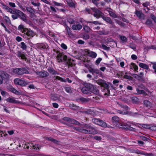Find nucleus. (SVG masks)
<instances>
[{
  "instance_id": "nucleus-1",
  "label": "nucleus",
  "mask_w": 156,
  "mask_h": 156,
  "mask_svg": "<svg viewBox=\"0 0 156 156\" xmlns=\"http://www.w3.org/2000/svg\"><path fill=\"white\" fill-rule=\"evenodd\" d=\"M76 130L85 134H96L98 133L96 128L90 124H85L82 127H77Z\"/></svg>"
},
{
  "instance_id": "nucleus-2",
  "label": "nucleus",
  "mask_w": 156,
  "mask_h": 156,
  "mask_svg": "<svg viewBox=\"0 0 156 156\" xmlns=\"http://www.w3.org/2000/svg\"><path fill=\"white\" fill-rule=\"evenodd\" d=\"M56 58L57 61L58 62H60L64 61L66 62L69 66H72L75 64V62L73 60L69 57H68L66 55H64L62 53H58Z\"/></svg>"
},
{
  "instance_id": "nucleus-3",
  "label": "nucleus",
  "mask_w": 156,
  "mask_h": 156,
  "mask_svg": "<svg viewBox=\"0 0 156 156\" xmlns=\"http://www.w3.org/2000/svg\"><path fill=\"white\" fill-rule=\"evenodd\" d=\"M84 94L90 95L92 94L97 95L99 94V90L98 88H80Z\"/></svg>"
},
{
  "instance_id": "nucleus-4",
  "label": "nucleus",
  "mask_w": 156,
  "mask_h": 156,
  "mask_svg": "<svg viewBox=\"0 0 156 156\" xmlns=\"http://www.w3.org/2000/svg\"><path fill=\"white\" fill-rule=\"evenodd\" d=\"M86 10L89 14H93L94 17L99 18L103 16L102 13L99 10L96 8H91L90 9L86 8Z\"/></svg>"
},
{
  "instance_id": "nucleus-5",
  "label": "nucleus",
  "mask_w": 156,
  "mask_h": 156,
  "mask_svg": "<svg viewBox=\"0 0 156 156\" xmlns=\"http://www.w3.org/2000/svg\"><path fill=\"white\" fill-rule=\"evenodd\" d=\"M12 72L17 75H21L29 73L27 70L24 68H17L12 69Z\"/></svg>"
},
{
  "instance_id": "nucleus-6",
  "label": "nucleus",
  "mask_w": 156,
  "mask_h": 156,
  "mask_svg": "<svg viewBox=\"0 0 156 156\" xmlns=\"http://www.w3.org/2000/svg\"><path fill=\"white\" fill-rule=\"evenodd\" d=\"M16 14L20 16L21 19L24 22L30 25H31L32 24L30 20L27 19L26 15L24 13L19 10H16Z\"/></svg>"
},
{
  "instance_id": "nucleus-7",
  "label": "nucleus",
  "mask_w": 156,
  "mask_h": 156,
  "mask_svg": "<svg viewBox=\"0 0 156 156\" xmlns=\"http://www.w3.org/2000/svg\"><path fill=\"white\" fill-rule=\"evenodd\" d=\"M14 83L15 85L22 87H24L28 84L27 81L18 78H16L14 80Z\"/></svg>"
},
{
  "instance_id": "nucleus-8",
  "label": "nucleus",
  "mask_w": 156,
  "mask_h": 156,
  "mask_svg": "<svg viewBox=\"0 0 156 156\" xmlns=\"http://www.w3.org/2000/svg\"><path fill=\"white\" fill-rule=\"evenodd\" d=\"M63 120L71 124H74L77 125H79L80 124V123L77 120L67 117L63 118Z\"/></svg>"
},
{
  "instance_id": "nucleus-9",
  "label": "nucleus",
  "mask_w": 156,
  "mask_h": 156,
  "mask_svg": "<svg viewBox=\"0 0 156 156\" xmlns=\"http://www.w3.org/2000/svg\"><path fill=\"white\" fill-rule=\"evenodd\" d=\"M9 77L8 73L3 71H0V84H2L3 80Z\"/></svg>"
},
{
  "instance_id": "nucleus-10",
  "label": "nucleus",
  "mask_w": 156,
  "mask_h": 156,
  "mask_svg": "<svg viewBox=\"0 0 156 156\" xmlns=\"http://www.w3.org/2000/svg\"><path fill=\"white\" fill-rule=\"evenodd\" d=\"M53 79L55 80H58L62 82H67L69 83H71L72 82L71 80H70L68 78H67L66 79H63L58 76H54L53 77Z\"/></svg>"
},
{
  "instance_id": "nucleus-11",
  "label": "nucleus",
  "mask_w": 156,
  "mask_h": 156,
  "mask_svg": "<svg viewBox=\"0 0 156 156\" xmlns=\"http://www.w3.org/2000/svg\"><path fill=\"white\" fill-rule=\"evenodd\" d=\"M127 74V73H125L123 72H121L119 75L121 78L131 80L132 78L131 76Z\"/></svg>"
},
{
  "instance_id": "nucleus-12",
  "label": "nucleus",
  "mask_w": 156,
  "mask_h": 156,
  "mask_svg": "<svg viewBox=\"0 0 156 156\" xmlns=\"http://www.w3.org/2000/svg\"><path fill=\"white\" fill-rule=\"evenodd\" d=\"M9 90L16 95H20L23 94V92L20 90H17L15 88H9Z\"/></svg>"
},
{
  "instance_id": "nucleus-13",
  "label": "nucleus",
  "mask_w": 156,
  "mask_h": 156,
  "mask_svg": "<svg viewBox=\"0 0 156 156\" xmlns=\"http://www.w3.org/2000/svg\"><path fill=\"white\" fill-rule=\"evenodd\" d=\"M6 101L9 103L13 104L19 103L18 101L15 100L13 98H9L6 99Z\"/></svg>"
},
{
  "instance_id": "nucleus-14",
  "label": "nucleus",
  "mask_w": 156,
  "mask_h": 156,
  "mask_svg": "<svg viewBox=\"0 0 156 156\" xmlns=\"http://www.w3.org/2000/svg\"><path fill=\"white\" fill-rule=\"evenodd\" d=\"M77 100L78 102H80L82 104H85L89 101V100L83 97L78 98L77 99Z\"/></svg>"
},
{
  "instance_id": "nucleus-15",
  "label": "nucleus",
  "mask_w": 156,
  "mask_h": 156,
  "mask_svg": "<svg viewBox=\"0 0 156 156\" xmlns=\"http://www.w3.org/2000/svg\"><path fill=\"white\" fill-rule=\"evenodd\" d=\"M37 74L39 76L42 77H46L48 75V73L45 71L37 72Z\"/></svg>"
},
{
  "instance_id": "nucleus-16",
  "label": "nucleus",
  "mask_w": 156,
  "mask_h": 156,
  "mask_svg": "<svg viewBox=\"0 0 156 156\" xmlns=\"http://www.w3.org/2000/svg\"><path fill=\"white\" fill-rule=\"evenodd\" d=\"M4 8H5V9L7 10V11L9 12H10L12 14H16V10H18L14 9H11V8H9L8 6H6V5H4Z\"/></svg>"
},
{
  "instance_id": "nucleus-17",
  "label": "nucleus",
  "mask_w": 156,
  "mask_h": 156,
  "mask_svg": "<svg viewBox=\"0 0 156 156\" xmlns=\"http://www.w3.org/2000/svg\"><path fill=\"white\" fill-rule=\"evenodd\" d=\"M24 34H26L28 36L30 37H33L35 35V33L33 31L27 29V30H26V32Z\"/></svg>"
},
{
  "instance_id": "nucleus-18",
  "label": "nucleus",
  "mask_w": 156,
  "mask_h": 156,
  "mask_svg": "<svg viewBox=\"0 0 156 156\" xmlns=\"http://www.w3.org/2000/svg\"><path fill=\"white\" fill-rule=\"evenodd\" d=\"M29 144H30L29 143H27L23 144H22V145L23 147L24 148L29 149L30 148L31 149H32L37 150L36 147L35 145H32V147L31 146H30V147L29 146Z\"/></svg>"
},
{
  "instance_id": "nucleus-19",
  "label": "nucleus",
  "mask_w": 156,
  "mask_h": 156,
  "mask_svg": "<svg viewBox=\"0 0 156 156\" xmlns=\"http://www.w3.org/2000/svg\"><path fill=\"white\" fill-rule=\"evenodd\" d=\"M38 47L39 48L43 50H44L48 48V46L46 44H39Z\"/></svg>"
},
{
  "instance_id": "nucleus-20",
  "label": "nucleus",
  "mask_w": 156,
  "mask_h": 156,
  "mask_svg": "<svg viewBox=\"0 0 156 156\" xmlns=\"http://www.w3.org/2000/svg\"><path fill=\"white\" fill-rule=\"evenodd\" d=\"M82 27L81 25L79 24L74 25L72 26V29L73 30H79L81 29Z\"/></svg>"
},
{
  "instance_id": "nucleus-21",
  "label": "nucleus",
  "mask_w": 156,
  "mask_h": 156,
  "mask_svg": "<svg viewBox=\"0 0 156 156\" xmlns=\"http://www.w3.org/2000/svg\"><path fill=\"white\" fill-rule=\"evenodd\" d=\"M60 95L57 94H55L52 95L51 98V99L54 101H56L58 100L60 98Z\"/></svg>"
},
{
  "instance_id": "nucleus-22",
  "label": "nucleus",
  "mask_w": 156,
  "mask_h": 156,
  "mask_svg": "<svg viewBox=\"0 0 156 156\" xmlns=\"http://www.w3.org/2000/svg\"><path fill=\"white\" fill-rule=\"evenodd\" d=\"M130 69H133L135 71H137L138 70V67L135 63H131L129 66Z\"/></svg>"
},
{
  "instance_id": "nucleus-23",
  "label": "nucleus",
  "mask_w": 156,
  "mask_h": 156,
  "mask_svg": "<svg viewBox=\"0 0 156 156\" xmlns=\"http://www.w3.org/2000/svg\"><path fill=\"white\" fill-rule=\"evenodd\" d=\"M112 120L113 123L118 124V123H119V119L117 116H114L112 117Z\"/></svg>"
},
{
  "instance_id": "nucleus-24",
  "label": "nucleus",
  "mask_w": 156,
  "mask_h": 156,
  "mask_svg": "<svg viewBox=\"0 0 156 156\" xmlns=\"http://www.w3.org/2000/svg\"><path fill=\"white\" fill-rule=\"evenodd\" d=\"M18 29L21 32L24 34H25L26 30H27V28H24V26L22 25H19L18 27Z\"/></svg>"
},
{
  "instance_id": "nucleus-25",
  "label": "nucleus",
  "mask_w": 156,
  "mask_h": 156,
  "mask_svg": "<svg viewBox=\"0 0 156 156\" xmlns=\"http://www.w3.org/2000/svg\"><path fill=\"white\" fill-rule=\"evenodd\" d=\"M69 107L70 108L73 110H76L80 108L79 106L74 104H70Z\"/></svg>"
},
{
  "instance_id": "nucleus-26",
  "label": "nucleus",
  "mask_w": 156,
  "mask_h": 156,
  "mask_svg": "<svg viewBox=\"0 0 156 156\" xmlns=\"http://www.w3.org/2000/svg\"><path fill=\"white\" fill-rule=\"evenodd\" d=\"M97 54L95 52L89 51L88 56L90 57L93 58H96L97 56Z\"/></svg>"
},
{
  "instance_id": "nucleus-27",
  "label": "nucleus",
  "mask_w": 156,
  "mask_h": 156,
  "mask_svg": "<svg viewBox=\"0 0 156 156\" xmlns=\"http://www.w3.org/2000/svg\"><path fill=\"white\" fill-rule=\"evenodd\" d=\"M139 66L140 67L145 69H148L149 68V66L148 65L146 64L142 63H139Z\"/></svg>"
},
{
  "instance_id": "nucleus-28",
  "label": "nucleus",
  "mask_w": 156,
  "mask_h": 156,
  "mask_svg": "<svg viewBox=\"0 0 156 156\" xmlns=\"http://www.w3.org/2000/svg\"><path fill=\"white\" fill-rule=\"evenodd\" d=\"M19 46L23 50H25L27 48V46L24 42H21Z\"/></svg>"
},
{
  "instance_id": "nucleus-29",
  "label": "nucleus",
  "mask_w": 156,
  "mask_h": 156,
  "mask_svg": "<svg viewBox=\"0 0 156 156\" xmlns=\"http://www.w3.org/2000/svg\"><path fill=\"white\" fill-rule=\"evenodd\" d=\"M17 55L18 57H21L22 59H26V57L25 55L23 54L20 51H18L17 52Z\"/></svg>"
},
{
  "instance_id": "nucleus-30",
  "label": "nucleus",
  "mask_w": 156,
  "mask_h": 156,
  "mask_svg": "<svg viewBox=\"0 0 156 156\" xmlns=\"http://www.w3.org/2000/svg\"><path fill=\"white\" fill-rule=\"evenodd\" d=\"M46 139L49 141H51L55 144H58L59 141L51 137H47Z\"/></svg>"
},
{
  "instance_id": "nucleus-31",
  "label": "nucleus",
  "mask_w": 156,
  "mask_h": 156,
  "mask_svg": "<svg viewBox=\"0 0 156 156\" xmlns=\"http://www.w3.org/2000/svg\"><path fill=\"white\" fill-rule=\"evenodd\" d=\"M109 89V88H103V89L102 90L104 92H105V93L103 94L104 95H109L110 91Z\"/></svg>"
},
{
  "instance_id": "nucleus-32",
  "label": "nucleus",
  "mask_w": 156,
  "mask_h": 156,
  "mask_svg": "<svg viewBox=\"0 0 156 156\" xmlns=\"http://www.w3.org/2000/svg\"><path fill=\"white\" fill-rule=\"evenodd\" d=\"M144 105L147 107H151V102L147 100H145L144 101Z\"/></svg>"
},
{
  "instance_id": "nucleus-33",
  "label": "nucleus",
  "mask_w": 156,
  "mask_h": 156,
  "mask_svg": "<svg viewBox=\"0 0 156 156\" xmlns=\"http://www.w3.org/2000/svg\"><path fill=\"white\" fill-rule=\"evenodd\" d=\"M89 50L87 49H85L83 50H82L81 51V54L83 55H88Z\"/></svg>"
},
{
  "instance_id": "nucleus-34",
  "label": "nucleus",
  "mask_w": 156,
  "mask_h": 156,
  "mask_svg": "<svg viewBox=\"0 0 156 156\" xmlns=\"http://www.w3.org/2000/svg\"><path fill=\"white\" fill-rule=\"evenodd\" d=\"M65 91L69 94H73L75 90L74 88H65Z\"/></svg>"
},
{
  "instance_id": "nucleus-35",
  "label": "nucleus",
  "mask_w": 156,
  "mask_h": 156,
  "mask_svg": "<svg viewBox=\"0 0 156 156\" xmlns=\"http://www.w3.org/2000/svg\"><path fill=\"white\" fill-rule=\"evenodd\" d=\"M102 17L103 19L105 21L107 22H108L110 24H111L112 23V20L109 18L107 17H104L103 16Z\"/></svg>"
},
{
  "instance_id": "nucleus-36",
  "label": "nucleus",
  "mask_w": 156,
  "mask_h": 156,
  "mask_svg": "<svg viewBox=\"0 0 156 156\" xmlns=\"http://www.w3.org/2000/svg\"><path fill=\"white\" fill-rule=\"evenodd\" d=\"M135 13L139 18H141L143 16L141 12L136 10Z\"/></svg>"
},
{
  "instance_id": "nucleus-37",
  "label": "nucleus",
  "mask_w": 156,
  "mask_h": 156,
  "mask_svg": "<svg viewBox=\"0 0 156 156\" xmlns=\"http://www.w3.org/2000/svg\"><path fill=\"white\" fill-rule=\"evenodd\" d=\"M98 125H99L103 127H107V125L106 123L101 120L100 122Z\"/></svg>"
},
{
  "instance_id": "nucleus-38",
  "label": "nucleus",
  "mask_w": 156,
  "mask_h": 156,
  "mask_svg": "<svg viewBox=\"0 0 156 156\" xmlns=\"http://www.w3.org/2000/svg\"><path fill=\"white\" fill-rule=\"evenodd\" d=\"M136 91H137L136 93L137 94H142L144 95L146 94V93L144 90H139V88H136Z\"/></svg>"
},
{
  "instance_id": "nucleus-39",
  "label": "nucleus",
  "mask_w": 156,
  "mask_h": 156,
  "mask_svg": "<svg viewBox=\"0 0 156 156\" xmlns=\"http://www.w3.org/2000/svg\"><path fill=\"white\" fill-rule=\"evenodd\" d=\"M101 120L96 118H94L92 119V121L94 123L98 125Z\"/></svg>"
},
{
  "instance_id": "nucleus-40",
  "label": "nucleus",
  "mask_w": 156,
  "mask_h": 156,
  "mask_svg": "<svg viewBox=\"0 0 156 156\" xmlns=\"http://www.w3.org/2000/svg\"><path fill=\"white\" fill-rule=\"evenodd\" d=\"M4 20L5 21L6 23L9 24H11V21L9 18V17L6 16H4L3 17Z\"/></svg>"
},
{
  "instance_id": "nucleus-41",
  "label": "nucleus",
  "mask_w": 156,
  "mask_h": 156,
  "mask_svg": "<svg viewBox=\"0 0 156 156\" xmlns=\"http://www.w3.org/2000/svg\"><path fill=\"white\" fill-rule=\"evenodd\" d=\"M132 101L133 103H137L139 100L138 98L136 97H133L131 98Z\"/></svg>"
},
{
  "instance_id": "nucleus-42",
  "label": "nucleus",
  "mask_w": 156,
  "mask_h": 156,
  "mask_svg": "<svg viewBox=\"0 0 156 156\" xmlns=\"http://www.w3.org/2000/svg\"><path fill=\"white\" fill-rule=\"evenodd\" d=\"M67 2L69 5L71 7H74L75 4L74 2H73L71 0H67Z\"/></svg>"
},
{
  "instance_id": "nucleus-43",
  "label": "nucleus",
  "mask_w": 156,
  "mask_h": 156,
  "mask_svg": "<svg viewBox=\"0 0 156 156\" xmlns=\"http://www.w3.org/2000/svg\"><path fill=\"white\" fill-rule=\"evenodd\" d=\"M84 85L85 87V88H92L93 87L94 88V87L90 83H84Z\"/></svg>"
},
{
  "instance_id": "nucleus-44",
  "label": "nucleus",
  "mask_w": 156,
  "mask_h": 156,
  "mask_svg": "<svg viewBox=\"0 0 156 156\" xmlns=\"http://www.w3.org/2000/svg\"><path fill=\"white\" fill-rule=\"evenodd\" d=\"M27 10L30 13H32L33 12H34V10L30 6H27L26 7Z\"/></svg>"
},
{
  "instance_id": "nucleus-45",
  "label": "nucleus",
  "mask_w": 156,
  "mask_h": 156,
  "mask_svg": "<svg viewBox=\"0 0 156 156\" xmlns=\"http://www.w3.org/2000/svg\"><path fill=\"white\" fill-rule=\"evenodd\" d=\"M48 71L52 74H55L57 73L56 71L54 70L52 68H50L48 69Z\"/></svg>"
},
{
  "instance_id": "nucleus-46",
  "label": "nucleus",
  "mask_w": 156,
  "mask_h": 156,
  "mask_svg": "<svg viewBox=\"0 0 156 156\" xmlns=\"http://www.w3.org/2000/svg\"><path fill=\"white\" fill-rule=\"evenodd\" d=\"M108 12L109 13V15L111 16L112 17L115 18L116 17V15L115 13H114V12H112L111 11H109Z\"/></svg>"
},
{
  "instance_id": "nucleus-47",
  "label": "nucleus",
  "mask_w": 156,
  "mask_h": 156,
  "mask_svg": "<svg viewBox=\"0 0 156 156\" xmlns=\"http://www.w3.org/2000/svg\"><path fill=\"white\" fill-rule=\"evenodd\" d=\"M119 126L121 128L124 129L126 130L128 129V128L127 127L126 125L122 124H121L120 125H119Z\"/></svg>"
},
{
  "instance_id": "nucleus-48",
  "label": "nucleus",
  "mask_w": 156,
  "mask_h": 156,
  "mask_svg": "<svg viewBox=\"0 0 156 156\" xmlns=\"http://www.w3.org/2000/svg\"><path fill=\"white\" fill-rule=\"evenodd\" d=\"M83 29L87 32H89L90 30V28L87 26H85L83 27Z\"/></svg>"
},
{
  "instance_id": "nucleus-49",
  "label": "nucleus",
  "mask_w": 156,
  "mask_h": 156,
  "mask_svg": "<svg viewBox=\"0 0 156 156\" xmlns=\"http://www.w3.org/2000/svg\"><path fill=\"white\" fill-rule=\"evenodd\" d=\"M102 60V58H98L95 61V64L97 65H98L100 62Z\"/></svg>"
},
{
  "instance_id": "nucleus-50",
  "label": "nucleus",
  "mask_w": 156,
  "mask_h": 156,
  "mask_svg": "<svg viewBox=\"0 0 156 156\" xmlns=\"http://www.w3.org/2000/svg\"><path fill=\"white\" fill-rule=\"evenodd\" d=\"M120 39L123 42H126L127 41L126 38L124 36H121L120 37Z\"/></svg>"
},
{
  "instance_id": "nucleus-51",
  "label": "nucleus",
  "mask_w": 156,
  "mask_h": 156,
  "mask_svg": "<svg viewBox=\"0 0 156 156\" xmlns=\"http://www.w3.org/2000/svg\"><path fill=\"white\" fill-rule=\"evenodd\" d=\"M66 30L67 31L68 34L69 36L71 35V33L70 29L68 27H66Z\"/></svg>"
},
{
  "instance_id": "nucleus-52",
  "label": "nucleus",
  "mask_w": 156,
  "mask_h": 156,
  "mask_svg": "<svg viewBox=\"0 0 156 156\" xmlns=\"http://www.w3.org/2000/svg\"><path fill=\"white\" fill-rule=\"evenodd\" d=\"M143 151H141V150H136L135 151V153H136L138 154H140L142 155V154H143Z\"/></svg>"
},
{
  "instance_id": "nucleus-53",
  "label": "nucleus",
  "mask_w": 156,
  "mask_h": 156,
  "mask_svg": "<svg viewBox=\"0 0 156 156\" xmlns=\"http://www.w3.org/2000/svg\"><path fill=\"white\" fill-rule=\"evenodd\" d=\"M143 154H142V155H144L145 156H151L152 155V154L151 153H147L146 152H145L143 151Z\"/></svg>"
},
{
  "instance_id": "nucleus-54",
  "label": "nucleus",
  "mask_w": 156,
  "mask_h": 156,
  "mask_svg": "<svg viewBox=\"0 0 156 156\" xmlns=\"http://www.w3.org/2000/svg\"><path fill=\"white\" fill-rule=\"evenodd\" d=\"M94 139L95 140H100L101 139V136H94Z\"/></svg>"
},
{
  "instance_id": "nucleus-55",
  "label": "nucleus",
  "mask_w": 156,
  "mask_h": 156,
  "mask_svg": "<svg viewBox=\"0 0 156 156\" xmlns=\"http://www.w3.org/2000/svg\"><path fill=\"white\" fill-rule=\"evenodd\" d=\"M32 4L33 5H34L36 6H40V3L39 2H31Z\"/></svg>"
},
{
  "instance_id": "nucleus-56",
  "label": "nucleus",
  "mask_w": 156,
  "mask_h": 156,
  "mask_svg": "<svg viewBox=\"0 0 156 156\" xmlns=\"http://www.w3.org/2000/svg\"><path fill=\"white\" fill-rule=\"evenodd\" d=\"M98 83L99 84L101 85V86H103L105 84L104 83V82L102 80H100L98 81Z\"/></svg>"
},
{
  "instance_id": "nucleus-57",
  "label": "nucleus",
  "mask_w": 156,
  "mask_h": 156,
  "mask_svg": "<svg viewBox=\"0 0 156 156\" xmlns=\"http://www.w3.org/2000/svg\"><path fill=\"white\" fill-rule=\"evenodd\" d=\"M151 18L156 23V17L154 15L151 14Z\"/></svg>"
},
{
  "instance_id": "nucleus-58",
  "label": "nucleus",
  "mask_w": 156,
  "mask_h": 156,
  "mask_svg": "<svg viewBox=\"0 0 156 156\" xmlns=\"http://www.w3.org/2000/svg\"><path fill=\"white\" fill-rule=\"evenodd\" d=\"M87 22L88 23H93L95 25H98L99 24H100V23L98 22L97 21H94L93 22Z\"/></svg>"
},
{
  "instance_id": "nucleus-59",
  "label": "nucleus",
  "mask_w": 156,
  "mask_h": 156,
  "mask_svg": "<svg viewBox=\"0 0 156 156\" xmlns=\"http://www.w3.org/2000/svg\"><path fill=\"white\" fill-rule=\"evenodd\" d=\"M52 105L55 108H57L58 107V103H52Z\"/></svg>"
},
{
  "instance_id": "nucleus-60",
  "label": "nucleus",
  "mask_w": 156,
  "mask_h": 156,
  "mask_svg": "<svg viewBox=\"0 0 156 156\" xmlns=\"http://www.w3.org/2000/svg\"><path fill=\"white\" fill-rule=\"evenodd\" d=\"M53 3L55 5H56L57 6H62V4L58 3L55 1L53 2Z\"/></svg>"
},
{
  "instance_id": "nucleus-61",
  "label": "nucleus",
  "mask_w": 156,
  "mask_h": 156,
  "mask_svg": "<svg viewBox=\"0 0 156 156\" xmlns=\"http://www.w3.org/2000/svg\"><path fill=\"white\" fill-rule=\"evenodd\" d=\"M16 40L18 42H20L22 41V38L19 36L17 37L16 38Z\"/></svg>"
},
{
  "instance_id": "nucleus-62",
  "label": "nucleus",
  "mask_w": 156,
  "mask_h": 156,
  "mask_svg": "<svg viewBox=\"0 0 156 156\" xmlns=\"http://www.w3.org/2000/svg\"><path fill=\"white\" fill-rule=\"evenodd\" d=\"M1 94L3 96H5L7 95L8 93H7L6 91H2L1 90Z\"/></svg>"
},
{
  "instance_id": "nucleus-63",
  "label": "nucleus",
  "mask_w": 156,
  "mask_h": 156,
  "mask_svg": "<svg viewBox=\"0 0 156 156\" xmlns=\"http://www.w3.org/2000/svg\"><path fill=\"white\" fill-rule=\"evenodd\" d=\"M61 47L64 49H67V46L64 44H62L61 45Z\"/></svg>"
},
{
  "instance_id": "nucleus-64",
  "label": "nucleus",
  "mask_w": 156,
  "mask_h": 156,
  "mask_svg": "<svg viewBox=\"0 0 156 156\" xmlns=\"http://www.w3.org/2000/svg\"><path fill=\"white\" fill-rule=\"evenodd\" d=\"M9 5L13 8H14L16 7V5L13 2H9Z\"/></svg>"
}]
</instances>
